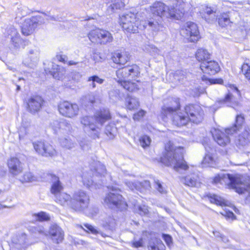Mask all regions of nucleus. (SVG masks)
I'll return each mask as SVG.
<instances>
[{
	"label": "nucleus",
	"instance_id": "46",
	"mask_svg": "<svg viewBox=\"0 0 250 250\" xmlns=\"http://www.w3.org/2000/svg\"><path fill=\"white\" fill-rule=\"evenodd\" d=\"M36 179L35 177L30 172H25L22 178L20 179L22 183L23 182H30L35 181Z\"/></svg>",
	"mask_w": 250,
	"mask_h": 250
},
{
	"label": "nucleus",
	"instance_id": "2",
	"mask_svg": "<svg viewBox=\"0 0 250 250\" xmlns=\"http://www.w3.org/2000/svg\"><path fill=\"white\" fill-rule=\"evenodd\" d=\"M176 106H163L162 108V114L165 116H172L173 124L180 127L187 125L190 121L194 123L198 124L203 119L204 112L198 104H189L185 107L184 112H178L180 107L179 100L175 101Z\"/></svg>",
	"mask_w": 250,
	"mask_h": 250
},
{
	"label": "nucleus",
	"instance_id": "37",
	"mask_svg": "<svg viewBox=\"0 0 250 250\" xmlns=\"http://www.w3.org/2000/svg\"><path fill=\"white\" fill-rule=\"evenodd\" d=\"M94 171L93 172V175L95 176H104L106 173V169L104 165L100 162H95Z\"/></svg>",
	"mask_w": 250,
	"mask_h": 250
},
{
	"label": "nucleus",
	"instance_id": "21",
	"mask_svg": "<svg viewBox=\"0 0 250 250\" xmlns=\"http://www.w3.org/2000/svg\"><path fill=\"white\" fill-rule=\"evenodd\" d=\"M43 100L40 96L30 97L27 101V109L31 113H35L40 110L43 104Z\"/></svg>",
	"mask_w": 250,
	"mask_h": 250
},
{
	"label": "nucleus",
	"instance_id": "30",
	"mask_svg": "<svg viewBox=\"0 0 250 250\" xmlns=\"http://www.w3.org/2000/svg\"><path fill=\"white\" fill-rule=\"evenodd\" d=\"M216 8L205 6L200 12V14L203 18H204L207 22H210V21H212L210 18L212 19H215L216 17Z\"/></svg>",
	"mask_w": 250,
	"mask_h": 250
},
{
	"label": "nucleus",
	"instance_id": "28",
	"mask_svg": "<svg viewBox=\"0 0 250 250\" xmlns=\"http://www.w3.org/2000/svg\"><path fill=\"white\" fill-rule=\"evenodd\" d=\"M90 174L91 173H89L86 171L83 173L82 178L84 186H86L90 190L97 188H99L102 185L101 184L98 185L96 183H94L93 180L91 179Z\"/></svg>",
	"mask_w": 250,
	"mask_h": 250
},
{
	"label": "nucleus",
	"instance_id": "31",
	"mask_svg": "<svg viewBox=\"0 0 250 250\" xmlns=\"http://www.w3.org/2000/svg\"><path fill=\"white\" fill-rule=\"evenodd\" d=\"M102 226L106 230H113L116 225L115 220L111 215H106L101 220Z\"/></svg>",
	"mask_w": 250,
	"mask_h": 250
},
{
	"label": "nucleus",
	"instance_id": "48",
	"mask_svg": "<svg viewBox=\"0 0 250 250\" xmlns=\"http://www.w3.org/2000/svg\"><path fill=\"white\" fill-rule=\"evenodd\" d=\"M150 183L148 180H144L142 182H139V191L141 192L145 190H149L151 189Z\"/></svg>",
	"mask_w": 250,
	"mask_h": 250
},
{
	"label": "nucleus",
	"instance_id": "53",
	"mask_svg": "<svg viewBox=\"0 0 250 250\" xmlns=\"http://www.w3.org/2000/svg\"><path fill=\"white\" fill-rule=\"evenodd\" d=\"M139 213L141 215H145L148 212V209L147 206L143 205L140 206L138 207Z\"/></svg>",
	"mask_w": 250,
	"mask_h": 250
},
{
	"label": "nucleus",
	"instance_id": "56",
	"mask_svg": "<svg viewBox=\"0 0 250 250\" xmlns=\"http://www.w3.org/2000/svg\"><path fill=\"white\" fill-rule=\"evenodd\" d=\"M71 77L75 81H79L82 77V75L79 72L74 71L71 73Z\"/></svg>",
	"mask_w": 250,
	"mask_h": 250
},
{
	"label": "nucleus",
	"instance_id": "15",
	"mask_svg": "<svg viewBox=\"0 0 250 250\" xmlns=\"http://www.w3.org/2000/svg\"><path fill=\"white\" fill-rule=\"evenodd\" d=\"M12 241L13 244L12 250H25L31 244L26 234L24 232L18 233L13 237Z\"/></svg>",
	"mask_w": 250,
	"mask_h": 250
},
{
	"label": "nucleus",
	"instance_id": "6",
	"mask_svg": "<svg viewBox=\"0 0 250 250\" xmlns=\"http://www.w3.org/2000/svg\"><path fill=\"white\" fill-rule=\"evenodd\" d=\"M107 188L110 191L104 199V205L111 208H117L122 209L126 208L127 205L123 201L122 195L119 193V188L112 186H108Z\"/></svg>",
	"mask_w": 250,
	"mask_h": 250
},
{
	"label": "nucleus",
	"instance_id": "55",
	"mask_svg": "<svg viewBox=\"0 0 250 250\" xmlns=\"http://www.w3.org/2000/svg\"><path fill=\"white\" fill-rule=\"evenodd\" d=\"M85 227L92 233L94 234H96L97 233H101L102 235L103 236V234L102 232H100L98 230H97L93 226L89 224H85Z\"/></svg>",
	"mask_w": 250,
	"mask_h": 250
},
{
	"label": "nucleus",
	"instance_id": "59",
	"mask_svg": "<svg viewBox=\"0 0 250 250\" xmlns=\"http://www.w3.org/2000/svg\"><path fill=\"white\" fill-rule=\"evenodd\" d=\"M241 71L244 75H245L248 72H250V65L248 63H244L241 67Z\"/></svg>",
	"mask_w": 250,
	"mask_h": 250
},
{
	"label": "nucleus",
	"instance_id": "42",
	"mask_svg": "<svg viewBox=\"0 0 250 250\" xmlns=\"http://www.w3.org/2000/svg\"><path fill=\"white\" fill-rule=\"evenodd\" d=\"M125 3L121 1H117L113 2L108 6L107 8V12L109 14H111L115 12V10L120 9L125 6Z\"/></svg>",
	"mask_w": 250,
	"mask_h": 250
},
{
	"label": "nucleus",
	"instance_id": "17",
	"mask_svg": "<svg viewBox=\"0 0 250 250\" xmlns=\"http://www.w3.org/2000/svg\"><path fill=\"white\" fill-rule=\"evenodd\" d=\"M6 36L11 39L13 48L15 49H19L22 41L17 30L13 26L10 25L6 28Z\"/></svg>",
	"mask_w": 250,
	"mask_h": 250
},
{
	"label": "nucleus",
	"instance_id": "9",
	"mask_svg": "<svg viewBox=\"0 0 250 250\" xmlns=\"http://www.w3.org/2000/svg\"><path fill=\"white\" fill-rule=\"evenodd\" d=\"M89 200V196L85 191L82 190L76 191L72 198L71 208L75 211L83 210L87 207Z\"/></svg>",
	"mask_w": 250,
	"mask_h": 250
},
{
	"label": "nucleus",
	"instance_id": "50",
	"mask_svg": "<svg viewBox=\"0 0 250 250\" xmlns=\"http://www.w3.org/2000/svg\"><path fill=\"white\" fill-rule=\"evenodd\" d=\"M116 129L114 125H108L105 127V133L110 138H113Z\"/></svg>",
	"mask_w": 250,
	"mask_h": 250
},
{
	"label": "nucleus",
	"instance_id": "43",
	"mask_svg": "<svg viewBox=\"0 0 250 250\" xmlns=\"http://www.w3.org/2000/svg\"><path fill=\"white\" fill-rule=\"evenodd\" d=\"M108 94L110 100L113 103L117 102L121 98L120 91L117 89L110 90Z\"/></svg>",
	"mask_w": 250,
	"mask_h": 250
},
{
	"label": "nucleus",
	"instance_id": "40",
	"mask_svg": "<svg viewBox=\"0 0 250 250\" xmlns=\"http://www.w3.org/2000/svg\"><path fill=\"white\" fill-rule=\"evenodd\" d=\"M153 186L159 193L161 194H165L167 193V188L165 184L159 180L154 179Z\"/></svg>",
	"mask_w": 250,
	"mask_h": 250
},
{
	"label": "nucleus",
	"instance_id": "54",
	"mask_svg": "<svg viewBox=\"0 0 250 250\" xmlns=\"http://www.w3.org/2000/svg\"><path fill=\"white\" fill-rule=\"evenodd\" d=\"M163 237L165 240L167 245L169 248H170L172 245V237L168 234H163Z\"/></svg>",
	"mask_w": 250,
	"mask_h": 250
},
{
	"label": "nucleus",
	"instance_id": "23",
	"mask_svg": "<svg viewBox=\"0 0 250 250\" xmlns=\"http://www.w3.org/2000/svg\"><path fill=\"white\" fill-rule=\"evenodd\" d=\"M7 164L10 172L13 175L19 174L23 170L21 164L17 158H11L8 160Z\"/></svg>",
	"mask_w": 250,
	"mask_h": 250
},
{
	"label": "nucleus",
	"instance_id": "52",
	"mask_svg": "<svg viewBox=\"0 0 250 250\" xmlns=\"http://www.w3.org/2000/svg\"><path fill=\"white\" fill-rule=\"evenodd\" d=\"M84 100L88 103L93 104L95 102V97L93 93L86 95L84 97Z\"/></svg>",
	"mask_w": 250,
	"mask_h": 250
},
{
	"label": "nucleus",
	"instance_id": "16",
	"mask_svg": "<svg viewBox=\"0 0 250 250\" xmlns=\"http://www.w3.org/2000/svg\"><path fill=\"white\" fill-rule=\"evenodd\" d=\"M40 51L38 47L30 48L23 60V63L30 68H33L39 60Z\"/></svg>",
	"mask_w": 250,
	"mask_h": 250
},
{
	"label": "nucleus",
	"instance_id": "64",
	"mask_svg": "<svg viewBox=\"0 0 250 250\" xmlns=\"http://www.w3.org/2000/svg\"><path fill=\"white\" fill-rule=\"evenodd\" d=\"M209 81L211 83L222 84L223 82V80L221 79H209Z\"/></svg>",
	"mask_w": 250,
	"mask_h": 250
},
{
	"label": "nucleus",
	"instance_id": "1",
	"mask_svg": "<svg viewBox=\"0 0 250 250\" xmlns=\"http://www.w3.org/2000/svg\"><path fill=\"white\" fill-rule=\"evenodd\" d=\"M169 6L158 1L150 6L153 16L146 21H141V25L153 32H157L162 27L163 18H181L185 12V3L183 0H169Z\"/></svg>",
	"mask_w": 250,
	"mask_h": 250
},
{
	"label": "nucleus",
	"instance_id": "20",
	"mask_svg": "<svg viewBox=\"0 0 250 250\" xmlns=\"http://www.w3.org/2000/svg\"><path fill=\"white\" fill-rule=\"evenodd\" d=\"M200 68L204 73L209 75H214L218 72L220 68L218 63L214 61H207L202 62Z\"/></svg>",
	"mask_w": 250,
	"mask_h": 250
},
{
	"label": "nucleus",
	"instance_id": "33",
	"mask_svg": "<svg viewBox=\"0 0 250 250\" xmlns=\"http://www.w3.org/2000/svg\"><path fill=\"white\" fill-rule=\"evenodd\" d=\"M165 248L162 241L157 237H152L149 241L148 245L149 250H165Z\"/></svg>",
	"mask_w": 250,
	"mask_h": 250
},
{
	"label": "nucleus",
	"instance_id": "60",
	"mask_svg": "<svg viewBox=\"0 0 250 250\" xmlns=\"http://www.w3.org/2000/svg\"><path fill=\"white\" fill-rule=\"evenodd\" d=\"M238 141L239 142V143L242 146H245L246 144H247L248 142V138L247 137L244 136H242L241 135H239L238 137Z\"/></svg>",
	"mask_w": 250,
	"mask_h": 250
},
{
	"label": "nucleus",
	"instance_id": "27",
	"mask_svg": "<svg viewBox=\"0 0 250 250\" xmlns=\"http://www.w3.org/2000/svg\"><path fill=\"white\" fill-rule=\"evenodd\" d=\"M54 197L57 203L62 206H68L71 208L72 198L70 195L62 191Z\"/></svg>",
	"mask_w": 250,
	"mask_h": 250
},
{
	"label": "nucleus",
	"instance_id": "4",
	"mask_svg": "<svg viewBox=\"0 0 250 250\" xmlns=\"http://www.w3.org/2000/svg\"><path fill=\"white\" fill-rule=\"evenodd\" d=\"M111 116L107 109H103L94 116H84L81 118V123L84 131L94 139L99 137L100 128L106 121L110 119Z\"/></svg>",
	"mask_w": 250,
	"mask_h": 250
},
{
	"label": "nucleus",
	"instance_id": "11",
	"mask_svg": "<svg viewBox=\"0 0 250 250\" xmlns=\"http://www.w3.org/2000/svg\"><path fill=\"white\" fill-rule=\"evenodd\" d=\"M60 113L65 117L72 118L78 115L79 108L77 104L68 101L61 102L58 105Z\"/></svg>",
	"mask_w": 250,
	"mask_h": 250
},
{
	"label": "nucleus",
	"instance_id": "18",
	"mask_svg": "<svg viewBox=\"0 0 250 250\" xmlns=\"http://www.w3.org/2000/svg\"><path fill=\"white\" fill-rule=\"evenodd\" d=\"M211 133L214 141L219 146H224L229 143L230 138L229 135L233 134L227 133L226 129L225 132H223L219 129L214 128L211 130Z\"/></svg>",
	"mask_w": 250,
	"mask_h": 250
},
{
	"label": "nucleus",
	"instance_id": "8",
	"mask_svg": "<svg viewBox=\"0 0 250 250\" xmlns=\"http://www.w3.org/2000/svg\"><path fill=\"white\" fill-rule=\"evenodd\" d=\"M87 36L92 42L101 45L109 43L113 40L112 35L110 32L99 28L90 31Z\"/></svg>",
	"mask_w": 250,
	"mask_h": 250
},
{
	"label": "nucleus",
	"instance_id": "22",
	"mask_svg": "<svg viewBox=\"0 0 250 250\" xmlns=\"http://www.w3.org/2000/svg\"><path fill=\"white\" fill-rule=\"evenodd\" d=\"M48 233L52 240L57 243L61 242L63 239V232L56 224L50 226Z\"/></svg>",
	"mask_w": 250,
	"mask_h": 250
},
{
	"label": "nucleus",
	"instance_id": "14",
	"mask_svg": "<svg viewBox=\"0 0 250 250\" xmlns=\"http://www.w3.org/2000/svg\"><path fill=\"white\" fill-rule=\"evenodd\" d=\"M36 152L42 156H52L56 153V150L53 146L42 141H36L33 143Z\"/></svg>",
	"mask_w": 250,
	"mask_h": 250
},
{
	"label": "nucleus",
	"instance_id": "36",
	"mask_svg": "<svg viewBox=\"0 0 250 250\" xmlns=\"http://www.w3.org/2000/svg\"><path fill=\"white\" fill-rule=\"evenodd\" d=\"M126 106L129 110L137 109L139 106L138 100L132 96H128L125 99Z\"/></svg>",
	"mask_w": 250,
	"mask_h": 250
},
{
	"label": "nucleus",
	"instance_id": "25",
	"mask_svg": "<svg viewBox=\"0 0 250 250\" xmlns=\"http://www.w3.org/2000/svg\"><path fill=\"white\" fill-rule=\"evenodd\" d=\"M203 145L207 152L202 161L203 167H213L215 165V160L211 152L213 150V148L208 144H204Z\"/></svg>",
	"mask_w": 250,
	"mask_h": 250
},
{
	"label": "nucleus",
	"instance_id": "47",
	"mask_svg": "<svg viewBox=\"0 0 250 250\" xmlns=\"http://www.w3.org/2000/svg\"><path fill=\"white\" fill-rule=\"evenodd\" d=\"M33 215L35 217L36 220L39 221H48L50 219L48 214L43 211L34 214Z\"/></svg>",
	"mask_w": 250,
	"mask_h": 250
},
{
	"label": "nucleus",
	"instance_id": "13",
	"mask_svg": "<svg viewBox=\"0 0 250 250\" xmlns=\"http://www.w3.org/2000/svg\"><path fill=\"white\" fill-rule=\"evenodd\" d=\"M40 16H36L25 19L21 25L22 35L27 36L32 34L35 29L41 24L40 23Z\"/></svg>",
	"mask_w": 250,
	"mask_h": 250
},
{
	"label": "nucleus",
	"instance_id": "58",
	"mask_svg": "<svg viewBox=\"0 0 250 250\" xmlns=\"http://www.w3.org/2000/svg\"><path fill=\"white\" fill-rule=\"evenodd\" d=\"M145 114V112L141 110L138 113L134 114L133 115V119L134 120H139L142 117H143Z\"/></svg>",
	"mask_w": 250,
	"mask_h": 250
},
{
	"label": "nucleus",
	"instance_id": "24",
	"mask_svg": "<svg viewBox=\"0 0 250 250\" xmlns=\"http://www.w3.org/2000/svg\"><path fill=\"white\" fill-rule=\"evenodd\" d=\"M245 123V117L243 114H239L236 116L235 122L233 125L230 127L226 128V132L228 133L234 134L239 132L243 127Z\"/></svg>",
	"mask_w": 250,
	"mask_h": 250
},
{
	"label": "nucleus",
	"instance_id": "57",
	"mask_svg": "<svg viewBox=\"0 0 250 250\" xmlns=\"http://www.w3.org/2000/svg\"><path fill=\"white\" fill-rule=\"evenodd\" d=\"M222 215H224L228 218H230L231 220H234L235 219V216L234 213L230 211L225 210L223 213H222Z\"/></svg>",
	"mask_w": 250,
	"mask_h": 250
},
{
	"label": "nucleus",
	"instance_id": "10",
	"mask_svg": "<svg viewBox=\"0 0 250 250\" xmlns=\"http://www.w3.org/2000/svg\"><path fill=\"white\" fill-rule=\"evenodd\" d=\"M181 34L187 38L190 42H195L199 39V32L196 23L188 21L182 26Z\"/></svg>",
	"mask_w": 250,
	"mask_h": 250
},
{
	"label": "nucleus",
	"instance_id": "32",
	"mask_svg": "<svg viewBox=\"0 0 250 250\" xmlns=\"http://www.w3.org/2000/svg\"><path fill=\"white\" fill-rule=\"evenodd\" d=\"M129 59V54L125 52H116L112 57L113 62L121 65L125 64Z\"/></svg>",
	"mask_w": 250,
	"mask_h": 250
},
{
	"label": "nucleus",
	"instance_id": "39",
	"mask_svg": "<svg viewBox=\"0 0 250 250\" xmlns=\"http://www.w3.org/2000/svg\"><path fill=\"white\" fill-rule=\"evenodd\" d=\"M61 146L67 149H71L75 147L76 144L73 142L70 139L62 138L60 141Z\"/></svg>",
	"mask_w": 250,
	"mask_h": 250
},
{
	"label": "nucleus",
	"instance_id": "44",
	"mask_svg": "<svg viewBox=\"0 0 250 250\" xmlns=\"http://www.w3.org/2000/svg\"><path fill=\"white\" fill-rule=\"evenodd\" d=\"M126 186L131 190H136L139 191V182L129 181L125 180V182Z\"/></svg>",
	"mask_w": 250,
	"mask_h": 250
},
{
	"label": "nucleus",
	"instance_id": "34",
	"mask_svg": "<svg viewBox=\"0 0 250 250\" xmlns=\"http://www.w3.org/2000/svg\"><path fill=\"white\" fill-rule=\"evenodd\" d=\"M51 66L52 68L48 70V73L55 79L58 80L61 79L63 75L64 70L63 68L53 62L51 63Z\"/></svg>",
	"mask_w": 250,
	"mask_h": 250
},
{
	"label": "nucleus",
	"instance_id": "35",
	"mask_svg": "<svg viewBox=\"0 0 250 250\" xmlns=\"http://www.w3.org/2000/svg\"><path fill=\"white\" fill-rule=\"evenodd\" d=\"M196 58L199 62H203L209 59L210 54L204 48L198 49L196 53Z\"/></svg>",
	"mask_w": 250,
	"mask_h": 250
},
{
	"label": "nucleus",
	"instance_id": "62",
	"mask_svg": "<svg viewBox=\"0 0 250 250\" xmlns=\"http://www.w3.org/2000/svg\"><path fill=\"white\" fill-rule=\"evenodd\" d=\"M133 246L135 248H139L143 246V239H140L138 241H135L133 242Z\"/></svg>",
	"mask_w": 250,
	"mask_h": 250
},
{
	"label": "nucleus",
	"instance_id": "29",
	"mask_svg": "<svg viewBox=\"0 0 250 250\" xmlns=\"http://www.w3.org/2000/svg\"><path fill=\"white\" fill-rule=\"evenodd\" d=\"M181 182L186 186L191 187H199L200 186L199 178L195 174L188 175L182 178Z\"/></svg>",
	"mask_w": 250,
	"mask_h": 250
},
{
	"label": "nucleus",
	"instance_id": "51",
	"mask_svg": "<svg viewBox=\"0 0 250 250\" xmlns=\"http://www.w3.org/2000/svg\"><path fill=\"white\" fill-rule=\"evenodd\" d=\"M87 81L90 82L91 81H94V82L97 83L99 84H102L104 83V80L99 78L97 75H93L89 77Z\"/></svg>",
	"mask_w": 250,
	"mask_h": 250
},
{
	"label": "nucleus",
	"instance_id": "41",
	"mask_svg": "<svg viewBox=\"0 0 250 250\" xmlns=\"http://www.w3.org/2000/svg\"><path fill=\"white\" fill-rule=\"evenodd\" d=\"M231 22L229 16L227 13H224L218 18V23L223 27L229 25Z\"/></svg>",
	"mask_w": 250,
	"mask_h": 250
},
{
	"label": "nucleus",
	"instance_id": "61",
	"mask_svg": "<svg viewBox=\"0 0 250 250\" xmlns=\"http://www.w3.org/2000/svg\"><path fill=\"white\" fill-rule=\"evenodd\" d=\"M213 234H214V235L216 237L220 238L223 242H228V238L227 237H226L225 236H224V235H223L222 234H221L219 232L214 231Z\"/></svg>",
	"mask_w": 250,
	"mask_h": 250
},
{
	"label": "nucleus",
	"instance_id": "7",
	"mask_svg": "<svg viewBox=\"0 0 250 250\" xmlns=\"http://www.w3.org/2000/svg\"><path fill=\"white\" fill-rule=\"evenodd\" d=\"M136 22V16L133 13H125L120 17V24L123 30L126 32L134 33L138 32V28L144 29L143 25H141V23L138 26Z\"/></svg>",
	"mask_w": 250,
	"mask_h": 250
},
{
	"label": "nucleus",
	"instance_id": "12",
	"mask_svg": "<svg viewBox=\"0 0 250 250\" xmlns=\"http://www.w3.org/2000/svg\"><path fill=\"white\" fill-rule=\"evenodd\" d=\"M139 73L138 67L136 65L119 69L116 71L117 82L121 84L123 82L126 81L125 79L128 77L130 76L133 78L137 76Z\"/></svg>",
	"mask_w": 250,
	"mask_h": 250
},
{
	"label": "nucleus",
	"instance_id": "45",
	"mask_svg": "<svg viewBox=\"0 0 250 250\" xmlns=\"http://www.w3.org/2000/svg\"><path fill=\"white\" fill-rule=\"evenodd\" d=\"M139 142L140 145L143 148H146L149 146L151 142V139L149 136L147 135H143L140 137Z\"/></svg>",
	"mask_w": 250,
	"mask_h": 250
},
{
	"label": "nucleus",
	"instance_id": "63",
	"mask_svg": "<svg viewBox=\"0 0 250 250\" xmlns=\"http://www.w3.org/2000/svg\"><path fill=\"white\" fill-rule=\"evenodd\" d=\"M19 12L17 13V16L15 18L16 21H18L22 17H24L26 15V13L21 11V13H20V10L19 9Z\"/></svg>",
	"mask_w": 250,
	"mask_h": 250
},
{
	"label": "nucleus",
	"instance_id": "49",
	"mask_svg": "<svg viewBox=\"0 0 250 250\" xmlns=\"http://www.w3.org/2000/svg\"><path fill=\"white\" fill-rule=\"evenodd\" d=\"M210 202L216 205L222 206L225 204V200L221 197L216 195H213L210 196Z\"/></svg>",
	"mask_w": 250,
	"mask_h": 250
},
{
	"label": "nucleus",
	"instance_id": "26",
	"mask_svg": "<svg viewBox=\"0 0 250 250\" xmlns=\"http://www.w3.org/2000/svg\"><path fill=\"white\" fill-rule=\"evenodd\" d=\"M52 185L50 189L51 193L56 196L62 191L63 188L60 181L59 178L56 175H51Z\"/></svg>",
	"mask_w": 250,
	"mask_h": 250
},
{
	"label": "nucleus",
	"instance_id": "38",
	"mask_svg": "<svg viewBox=\"0 0 250 250\" xmlns=\"http://www.w3.org/2000/svg\"><path fill=\"white\" fill-rule=\"evenodd\" d=\"M121 85L126 90L129 92H135L138 89V85L136 83L130 81H125L121 84Z\"/></svg>",
	"mask_w": 250,
	"mask_h": 250
},
{
	"label": "nucleus",
	"instance_id": "19",
	"mask_svg": "<svg viewBox=\"0 0 250 250\" xmlns=\"http://www.w3.org/2000/svg\"><path fill=\"white\" fill-rule=\"evenodd\" d=\"M51 126L56 133L67 134L70 132L72 129L71 124L65 119L54 121L51 124Z\"/></svg>",
	"mask_w": 250,
	"mask_h": 250
},
{
	"label": "nucleus",
	"instance_id": "3",
	"mask_svg": "<svg viewBox=\"0 0 250 250\" xmlns=\"http://www.w3.org/2000/svg\"><path fill=\"white\" fill-rule=\"evenodd\" d=\"M161 162L166 166H173V169L179 173L188 168V166L184 160L183 147H175L170 142L165 146V152L161 158Z\"/></svg>",
	"mask_w": 250,
	"mask_h": 250
},
{
	"label": "nucleus",
	"instance_id": "5",
	"mask_svg": "<svg viewBox=\"0 0 250 250\" xmlns=\"http://www.w3.org/2000/svg\"><path fill=\"white\" fill-rule=\"evenodd\" d=\"M213 182L216 184L227 183L229 188L235 189L237 193L242 194L247 191L250 197V182L244 183L239 179L229 174H222L216 176L213 179Z\"/></svg>",
	"mask_w": 250,
	"mask_h": 250
}]
</instances>
